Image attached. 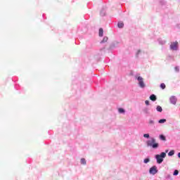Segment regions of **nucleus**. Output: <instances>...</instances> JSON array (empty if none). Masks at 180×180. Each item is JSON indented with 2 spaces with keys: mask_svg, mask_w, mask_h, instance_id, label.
<instances>
[{
  "mask_svg": "<svg viewBox=\"0 0 180 180\" xmlns=\"http://www.w3.org/2000/svg\"><path fill=\"white\" fill-rule=\"evenodd\" d=\"M147 147H150L153 150H157L160 148V143L157 142V140L155 138H150V140L146 141Z\"/></svg>",
  "mask_w": 180,
  "mask_h": 180,
  "instance_id": "f257e3e1",
  "label": "nucleus"
},
{
  "mask_svg": "<svg viewBox=\"0 0 180 180\" xmlns=\"http://www.w3.org/2000/svg\"><path fill=\"white\" fill-rule=\"evenodd\" d=\"M165 157H167V154H165L164 152L155 155V159L156 160L157 164H162Z\"/></svg>",
  "mask_w": 180,
  "mask_h": 180,
  "instance_id": "f03ea898",
  "label": "nucleus"
},
{
  "mask_svg": "<svg viewBox=\"0 0 180 180\" xmlns=\"http://www.w3.org/2000/svg\"><path fill=\"white\" fill-rule=\"evenodd\" d=\"M135 79L138 81V85L142 89H144L146 88V84L144 83V79L141 76H135Z\"/></svg>",
  "mask_w": 180,
  "mask_h": 180,
  "instance_id": "7ed1b4c3",
  "label": "nucleus"
},
{
  "mask_svg": "<svg viewBox=\"0 0 180 180\" xmlns=\"http://www.w3.org/2000/svg\"><path fill=\"white\" fill-rule=\"evenodd\" d=\"M169 49L172 50V51H178V50H179V44L178 41L171 42Z\"/></svg>",
  "mask_w": 180,
  "mask_h": 180,
  "instance_id": "20e7f679",
  "label": "nucleus"
},
{
  "mask_svg": "<svg viewBox=\"0 0 180 180\" xmlns=\"http://www.w3.org/2000/svg\"><path fill=\"white\" fill-rule=\"evenodd\" d=\"M149 174L150 175H155V174H158V169L156 165H153L149 169Z\"/></svg>",
  "mask_w": 180,
  "mask_h": 180,
  "instance_id": "39448f33",
  "label": "nucleus"
},
{
  "mask_svg": "<svg viewBox=\"0 0 180 180\" xmlns=\"http://www.w3.org/2000/svg\"><path fill=\"white\" fill-rule=\"evenodd\" d=\"M176 102H178V98L175 96H171L169 98V103L172 105H176Z\"/></svg>",
  "mask_w": 180,
  "mask_h": 180,
  "instance_id": "423d86ee",
  "label": "nucleus"
},
{
  "mask_svg": "<svg viewBox=\"0 0 180 180\" xmlns=\"http://www.w3.org/2000/svg\"><path fill=\"white\" fill-rule=\"evenodd\" d=\"M106 15V7L103 6L101 10L100 11V15L105 16Z\"/></svg>",
  "mask_w": 180,
  "mask_h": 180,
  "instance_id": "0eeeda50",
  "label": "nucleus"
},
{
  "mask_svg": "<svg viewBox=\"0 0 180 180\" xmlns=\"http://www.w3.org/2000/svg\"><path fill=\"white\" fill-rule=\"evenodd\" d=\"M117 47V42H112L109 47V50H113V49H116Z\"/></svg>",
  "mask_w": 180,
  "mask_h": 180,
  "instance_id": "6e6552de",
  "label": "nucleus"
},
{
  "mask_svg": "<svg viewBox=\"0 0 180 180\" xmlns=\"http://www.w3.org/2000/svg\"><path fill=\"white\" fill-rule=\"evenodd\" d=\"M149 99L152 101V102H155V101H157V96L155 94H151L149 96Z\"/></svg>",
  "mask_w": 180,
  "mask_h": 180,
  "instance_id": "1a4fd4ad",
  "label": "nucleus"
},
{
  "mask_svg": "<svg viewBox=\"0 0 180 180\" xmlns=\"http://www.w3.org/2000/svg\"><path fill=\"white\" fill-rule=\"evenodd\" d=\"M159 139L162 141H167V136H165V135H164L162 134L159 135Z\"/></svg>",
  "mask_w": 180,
  "mask_h": 180,
  "instance_id": "9d476101",
  "label": "nucleus"
},
{
  "mask_svg": "<svg viewBox=\"0 0 180 180\" xmlns=\"http://www.w3.org/2000/svg\"><path fill=\"white\" fill-rule=\"evenodd\" d=\"M117 27H118V29H123V27H124V23H123V22H122V21L118 22Z\"/></svg>",
  "mask_w": 180,
  "mask_h": 180,
  "instance_id": "9b49d317",
  "label": "nucleus"
},
{
  "mask_svg": "<svg viewBox=\"0 0 180 180\" xmlns=\"http://www.w3.org/2000/svg\"><path fill=\"white\" fill-rule=\"evenodd\" d=\"M143 112L145 113V115H150V109H148L147 107L143 108Z\"/></svg>",
  "mask_w": 180,
  "mask_h": 180,
  "instance_id": "f8f14e48",
  "label": "nucleus"
},
{
  "mask_svg": "<svg viewBox=\"0 0 180 180\" xmlns=\"http://www.w3.org/2000/svg\"><path fill=\"white\" fill-rule=\"evenodd\" d=\"M98 36H99V37H103V28H102V27L99 28Z\"/></svg>",
  "mask_w": 180,
  "mask_h": 180,
  "instance_id": "ddd939ff",
  "label": "nucleus"
},
{
  "mask_svg": "<svg viewBox=\"0 0 180 180\" xmlns=\"http://www.w3.org/2000/svg\"><path fill=\"white\" fill-rule=\"evenodd\" d=\"M166 122H167V119L165 118L160 119L158 121L159 124H164V123H165Z\"/></svg>",
  "mask_w": 180,
  "mask_h": 180,
  "instance_id": "4468645a",
  "label": "nucleus"
},
{
  "mask_svg": "<svg viewBox=\"0 0 180 180\" xmlns=\"http://www.w3.org/2000/svg\"><path fill=\"white\" fill-rule=\"evenodd\" d=\"M118 112H119V113L123 115V114L126 113V110H124V108H119Z\"/></svg>",
  "mask_w": 180,
  "mask_h": 180,
  "instance_id": "2eb2a0df",
  "label": "nucleus"
},
{
  "mask_svg": "<svg viewBox=\"0 0 180 180\" xmlns=\"http://www.w3.org/2000/svg\"><path fill=\"white\" fill-rule=\"evenodd\" d=\"M109 40V38L108 37H104L103 40L101 41V44H103V43H106Z\"/></svg>",
  "mask_w": 180,
  "mask_h": 180,
  "instance_id": "dca6fc26",
  "label": "nucleus"
},
{
  "mask_svg": "<svg viewBox=\"0 0 180 180\" xmlns=\"http://www.w3.org/2000/svg\"><path fill=\"white\" fill-rule=\"evenodd\" d=\"M156 110L157 112H159L160 113H161L162 112V107H161V105H157Z\"/></svg>",
  "mask_w": 180,
  "mask_h": 180,
  "instance_id": "f3484780",
  "label": "nucleus"
},
{
  "mask_svg": "<svg viewBox=\"0 0 180 180\" xmlns=\"http://www.w3.org/2000/svg\"><path fill=\"white\" fill-rule=\"evenodd\" d=\"M158 41L159 44H161L162 46H164V44L166 43L165 40H162L161 39H158Z\"/></svg>",
  "mask_w": 180,
  "mask_h": 180,
  "instance_id": "a211bd4d",
  "label": "nucleus"
},
{
  "mask_svg": "<svg viewBox=\"0 0 180 180\" xmlns=\"http://www.w3.org/2000/svg\"><path fill=\"white\" fill-rule=\"evenodd\" d=\"M175 155V150H171L169 153H168V156L169 157H172V155Z\"/></svg>",
  "mask_w": 180,
  "mask_h": 180,
  "instance_id": "6ab92c4d",
  "label": "nucleus"
},
{
  "mask_svg": "<svg viewBox=\"0 0 180 180\" xmlns=\"http://www.w3.org/2000/svg\"><path fill=\"white\" fill-rule=\"evenodd\" d=\"M149 126H154L155 124V122L153 120L150 119L148 122Z\"/></svg>",
  "mask_w": 180,
  "mask_h": 180,
  "instance_id": "aec40b11",
  "label": "nucleus"
},
{
  "mask_svg": "<svg viewBox=\"0 0 180 180\" xmlns=\"http://www.w3.org/2000/svg\"><path fill=\"white\" fill-rule=\"evenodd\" d=\"M150 157H147L143 160V163L144 164H148V162H150Z\"/></svg>",
  "mask_w": 180,
  "mask_h": 180,
  "instance_id": "412c9836",
  "label": "nucleus"
},
{
  "mask_svg": "<svg viewBox=\"0 0 180 180\" xmlns=\"http://www.w3.org/2000/svg\"><path fill=\"white\" fill-rule=\"evenodd\" d=\"M80 162L82 165H86V160L85 158H82Z\"/></svg>",
  "mask_w": 180,
  "mask_h": 180,
  "instance_id": "4be33fe9",
  "label": "nucleus"
},
{
  "mask_svg": "<svg viewBox=\"0 0 180 180\" xmlns=\"http://www.w3.org/2000/svg\"><path fill=\"white\" fill-rule=\"evenodd\" d=\"M179 171H178V169H175L173 172L174 176H177V175H179Z\"/></svg>",
  "mask_w": 180,
  "mask_h": 180,
  "instance_id": "5701e85b",
  "label": "nucleus"
},
{
  "mask_svg": "<svg viewBox=\"0 0 180 180\" xmlns=\"http://www.w3.org/2000/svg\"><path fill=\"white\" fill-rule=\"evenodd\" d=\"M100 55L103 56V54H105V48H102L101 49H100Z\"/></svg>",
  "mask_w": 180,
  "mask_h": 180,
  "instance_id": "b1692460",
  "label": "nucleus"
},
{
  "mask_svg": "<svg viewBox=\"0 0 180 180\" xmlns=\"http://www.w3.org/2000/svg\"><path fill=\"white\" fill-rule=\"evenodd\" d=\"M160 88L161 89H165V88H167V86L164 83H161Z\"/></svg>",
  "mask_w": 180,
  "mask_h": 180,
  "instance_id": "393cba45",
  "label": "nucleus"
},
{
  "mask_svg": "<svg viewBox=\"0 0 180 180\" xmlns=\"http://www.w3.org/2000/svg\"><path fill=\"white\" fill-rule=\"evenodd\" d=\"M143 137L144 139H150V134H144Z\"/></svg>",
  "mask_w": 180,
  "mask_h": 180,
  "instance_id": "a878e982",
  "label": "nucleus"
},
{
  "mask_svg": "<svg viewBox=\"0 0 180 180\" xmlns=\"http://www.w3.org/2000/svg\"><path fill=\"white\" fill-rule=\"evenodd\" d=\"M140 53H141V50H138L136 53V57L139 58V54H140Z\"/></svg>",
  "mask_w": 180,
  "mask_h": 180,
  "instance_id": "bb28decb",
  "label": "nucleus"
},
{
  "mask_svg": "<svg viewBox=\"0 0 180 180\" xmlns=\"http://www.w3.org/2000/svg\"><path fill=\"white\" fill-rule=\"evenodd\" d=\"M160 5H165V0H160Z\"/></svg>",
  "mask_w": 180,
  "mask_h": 180,
  "instance_id": "cd10ccee",
  "label": "nucleus"
},
{
  "mask_svg": "<svg viewBox=\"0 0 180 180\" xmlns=\"http://www.w3.org/2000/svg\"><path fill=\"white\" fill-rule=\"evenodd\" d=\"M174 70H175L176 72H179V66H176L174 68Z\"/></svg>",
  "mask_w": 180,
  "mask_h": 180,
  "instance_id": "c85d7f7f",
  "label": "nucleus"
},
{
  "mask_svg": "<svg viewBox=\"0 0 180 180\" xmlns=\"http://www.w3.org/2000/svg\"><path fill=\"white\" fill-rule=\"evenodd\" d=\"M145 104L146 105V106H150V101H145Z\"/></svg>",
  "mask_w": 180,
  "mask_h": 180,
  "instance_id": "c756f323",
  "label": "nucleus"
},
{
  "mask_svg": "<svg viewBox=\"0 0 180 180\" xmlns=\"http://www.w3.org/2000/svg\"><path fill=\"white\" fill-rule=\"evenodd\" d=\"M87 49H92V44L87 45Z\"/></svg>",
  "mask_w": 180,
  "mask_h": 180,
  "instance_id": "7c9ffc66",
  "label": "nucleus"
},
{
  "mask_svg": "<svg viewBox=\"0 0 180 180\" xmlns=\"http://www.w3.org/2000/svg\"><path fill=\"white\" fill-rule=\"evenodd\" d=\"M169 151V149H166L165 152L163 153H165V154L168 153V152Z\"/></svg>",
  "mask_w": 180,
  "mask_h": 180,
  "instance_id": "2f4dec72",
  "label": "nucleus"
},
{
  "mask_svg": "<svg viewBox=\"0 0 180 180\" xmlns=\"http://www.w3.org/2000/svg\"><path fill=\"white\" fill-rule=\"evenodd\" d=\"M167 179H169L171 178V175L170 174H168L166 177Z\"/></svg>",
  "mask_w": 180,
  "mask_h": 180,
  "instance_id": "473e14b6",
  "label": "nucleus"
}]
</instances>
